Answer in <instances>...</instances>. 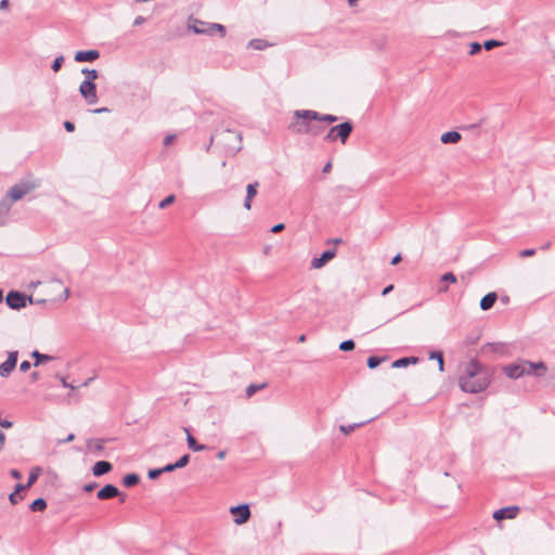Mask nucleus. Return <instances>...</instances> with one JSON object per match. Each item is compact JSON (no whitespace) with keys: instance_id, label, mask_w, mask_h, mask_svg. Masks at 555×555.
<instances>
[{"instance_id":"6e6552de","label":"nucleus","mask_w":555,"mask_h":555,"mask_svg":"<svg viewBox=\"0 0 555 555\" xmlns=\"http://www.w3.org/2000/svg\"><path fill=\"white\" fill-rule=\"evenodd\" d=\"M79 93L89 105L95 104L99 100L96 94V86L92 81L83 80L79 86Z\"/></svg>"},{"instance_id":"393cba45","label":"nucleus","mask_w":555,"mask_h":555,"mask_svg":"<svg viewBox=\"0 0 555 555\" xmlns=\"http://www.w3.org/2000/svg\"><path fill=\"white\" fill-rule=\"evenodd\" d=\"M42 473V468L39 467V466H35L30 469V473H29V476H28V480L27 482L25 483V487H31L39 478V476L41 475Z\"/></svg>"},{"instance_id":"f704fd0d","label":"nucleus","mask_w":555,"mask_h":555,"mask_svg":"<svg viewBox=\"0 0 555 555\" xmlns=\"http://www.w3.org/2000/svg\"><path fill=\"white\" fill-rule=\"evenodd\" d=\"M383 361H384V358H378V357H374V356H372V357H370V358L367 359V366H369L370 369H375V367H377V366H378Z\"/></svg>"},{"instance_id":"864d4df0","label":"nucleus","mask_w":555,"mask_h":555,"mask_svg":"<svg viewBox=\"0 0 555 555\" xmlns=\"http://www.w3.org/2000/svg\"><path fill=\"white\" fill-rule=\"evenodd\" d=\"M64 128L66 129V131L73 132L75 130V125L72 121H65Z\"/></svg>"},{"instance_id":"e433bc0d","label":"nucleus","mask_w":555,"mask_h":555,"mask_svg":"<svg viewBox=\"0 0 555 555\" xmlns=\"http://www.w3.org/2000/svg\"><path fill=\"white\" fill-rule=\"evenodd\" d=\"M63 63H64V56L60 55V56L55 57L51 65L52 70L55 73L59 72L61 69Z\"/></svg>"},{"instance_id":"8fccbe9b","label":"nucleus","mask_w":555,"mask_h":555,"mask_svg":"<svg viewBox=\"0 0 555 555\" xmlns=\"http://www.w3.org/2000/svg\"><path fill=\"white\" fill-rule=\"evenodd\" d=\"M31 364L30 362L28 361H23L21 364H20V370L22 372H27L29 369H30Z\"/></svg>"},{"instance_id":"39448f33","label":"nucleus","mask_w":555,"mask_h":555,"mask_svg":"<svg viewBox=\"0 0 555 555\" xmlns=\"http://www.w3.org/2000/svg\"><path fill=\"white\" fill-rule=\"evenodd\" d=\"M38 188V183L35 181H22L13 185L3 197L4 201H9V205L12 207L14 202L22 199L26 194Z\"/></svg>"},{"instance_id":"37998d69","label":"nucleus","mask_w":555,"mask_h":555,"mask_svg":"<svg viewBox=\"0 0 555 555\" xmlns=\"http://www.w3.org/2000/svg\"><path fill=\"white\" fill-rule=\"evenodd\" d=\"M481 48H482V46H481L480 43H478V42H473V43L470 44L469 54H470V55H475V54H477L478 52H480Z\"/></svg>"},{"instance_id":"f8f14e48","label":"nucleus","mask_w":555,"mask_h":555,"mask_svg":"<svg viewBox=\"0 0 555 555\" xmlns=\"http://www.w3.org/2000/svg\"><path fill=\"white\" fill-rule=\"evenodd\" d=\"M99 500H109L116 496H121L120 501L124 502L126 499L125 494H121L117 487L114 485L104 486L96 494Z\"/></svg>"},{"instance_id":"ddd939ff","label":"nucleus","mask_w":555,"mask_h":555,"mask_svg":"<svg viewBox=\"0 0 555 555\" xmlns=\"http://www.w3.org/2000/svg\"><path fill=\"white\" fill-rule=\"evenodd\" d=\"M336 255V250L335 249H327L325 251L322 253V255L318 258H313L312 261H311V267L313 269H320L322 268L326 262H328L330 260H332Z\"/></svg>"},{"instance_id":"4c0bfd02","label":"nucleus","mask_w":555,"mask_h":555,"mask_svg":"<svg viewBox=\"0 0 555 555\" xmlns=\"http://www.w3.org/2000/svg\"><path fill=\"white\" fill-rule=\"evenodd\" d=\"M354 348V341L352 339L345 340L340 343L339 350L341 351H350Z\"/></svg>"},{"instance_id":"09e8293b","label":"nucleus","mask_w":555,"mask_h":555,"mask_svg":"<svg viewBox=\"0 0 555 555\" xmlns=\"http://www.w3.org/2000/svg\"><path fill=\"white\" fill-rule=\"evenodd\" d=\"M22 498H18L17 496V493L15 492H12L10 495H9V501L12 503V504H17L18 501L21 500Z\"/></svg>"},{"instance_id":"4be33fe9","label":"nucleus","mask_w":555,"mask_h":555,"mask_svg":"<svg viewBox=\"0 0 555 555\" xmlns=\"http://www.w3.org/2000/svg\"><path fill=\"white\" fill-rule=\"evenodd\" d=\"M461 139H462V135L460 132L448 131V132L442 133L440 141L443 144H452V143H457Z\"/></svg>"},{"instance_id":"bb28decb","label":"nucleus","mask_w":555,"mask_h":555,"mask_svg":"<svg viewBox=\"0 0 555 555\" xmlns=\"http://www.w3.org/2000/svg\"><path fill=\"white\" fill-rule=\"evenodd\" d=\"M47 507V502L44 499H36L31 504H30V508L31 511L34 512H42L43 509H46Z\"/></svg>"},{"instance_id":"cd10ccee","label":"nucleus","mask_w":555,"mask_h":555,"mask_svg":"<svg viewBox=\"0 0 555 555\" xmlns=\"http://www.w3.org/2000/svg\"><path fill=\"white\" fill-rule=\"evenodd\" d=\"M267 386L266 383L263 384H250L247 388H246V397L247 398H250L253 397L257 391L263 389L264 387Z\"/></svg>"},{"instance_id":"72a5a7b5","label":"nucleus","mask_w":555,"mask_h":555,"mask_svg":"<svg viewBox=\"0 0 555 555\" xmlns=\"http://www.w3.org/2000/svg\"><path fill=\"white\" fill-rule=\"evenodd\" d=\"M248 46L255 50H262L267 47L263 40L260 39H253L249 41Z\"/></svg>"},{"instance_id":"2eb2a0df","label":"nucleus","mask_w":555,"mask_h":555,"mask_svg":"<svg viewBox=\"0 0 555 555\" xmlns=\"http://www.w3.org/2000/svg\"><path fill=\"white\" fill-rule=\"evenodd\" d=\"M100 52L98 50H88V51H78L75 54V61L82 62H92L99 59Z\"/></svg>"},{"instance_id":"0eeeda50","label":"nucleus","mask_w":555,"mask_h":555,"mask_svg":"<svg viewBox=\"0 0 555 555\" xmlns=\"http://www.w3.org/2000/svg\"><path fill=\"white\" fill-rule=\"evenodd\" d=\"M189 28L198 35H212L215 31H220L221 36L225 35V28L221 24L206 23L199 20H192Z\"/></svg>"},{"instance_id":"603ef678","label":"nucleus","mask_w":555,"mask_h":555,"mask_svg":"<svg viewBox=\"0 0 555 555\" xmlns=\"http://www.w3.org/2000/svg\"><path fill=\"white\" fill-rule=\"evenodd\" d=\"M13 425L12 422L8 421V420H2L0 417V426L3 427V428H11Z\"/></svg>"},{"instance_id":"dca6fc26","label":"nucleus","mask_w":555,"mask_h":555,"mask_svg":"<svg viewBox=\"0 0 555 555\" xmlns=\"http://www.w3.org/2000/svg\"><path fill=\"white\" fill-rule=\"evenodd\" d=\"M258 186H259V183L254 182V183H249L246 188V197L244 201V207L248 210L251 208V202H253V198L257 194Z\"/></svg>"},{"instance_id":"4d7b16f0","label":"nucleus","mask_w":555,"mask_h":555,"mask_svg":"<svg viewBox=\"0 0 555 555\" xmlns=\"http://www.w3.org/2000/svg\"><path fill=\"white\" fill-rule=\"evenodd\" d=\"M4 442H5V434L3 431H0V452L4 448Z\"/></svg>"},{"instance_id":"f03ea898","label":"nucleus","mask_w":555,"mask_h":555,"mask_svg":"<svg viewBox=\"0 0 555 555\" xmlns=\"http://www.w3.org/2000/svg\"><path fill=\"white\" fill-rule=\"evenodd\" d=\"M546 371L547 366L543 361L531 362L528 360H519L503 367L504 374L512 379H518L525 375L541 377L545 375Z\"/></svg>"},{"instance_id":"ea45409f","label":"nucleus","mask_w":555,"mask_h":555,"mask_svg":"<svg viewBox=\"0 0 555 555\" xmlns=\"http://www.w3.org/2000/svg\"><path fill=\"white\" fill-rule=\"evenodd\" d=\"M190 461V455L189 454H184L183 456H181L175 464L176 468H182L184 466L188 465Z\"/></svg>"},{"instance_id":"79ce46f5","label":"nucleus","mask_w":555,"mask_h":555,"mask_svg":"<svg viewBox=\"0 0 555 555\" xmlns=\"http://www.w3.org/2000/svg\"><path fill=\"white\" fill-rule=\"evenodd\" d=\"M442 282L456 283V276L452 272H447L441 276Z\"/></svg>"},{"instance_id":"a211bd4d","label":"nucleus","mask_w":555,"mask_h":555,"mask_svg":"<svg viewBox=\"0 0 555 555\" xmlns=\"http://www.w3.org/2000/svg\"><path fill=\"white\" fill-rule=\"evenodd\" d=\"M498 299V295L494 292L488 293L486 296H483L480 300V308L483 311H487L493 307Z\"/></svg>"},{"instance_id":"13d9d810","label":"nucleus","mask_w":555,"mask_h":555,"mask_svg":"<svg viewBox=\"0 0 555 555\" xmlns=\"http://www.w3.org/2000/svg\"><path fill=\"white\" fill-rule=\"evenodd\" d=\"M75 439V435L74 434H69L65 439L63 440H60L59 443H67V442H70Z\"/></svg>"},{"instance_id":"f3484780","label":"nucleus","mask_w":555,"mask_h":555,"mask_svg":"<svg viewBox=\"0 0 555 555\" xmlns=\"http://www.w3.org/2000/svg\"><path fill=\"white\" fill-rule=\"evenodd\" d=\"M113 466L107 461H99L92 467V473L94 476L99 477L105 475L112 470Z\"/></svg>"},{"instance_id":"2f4dec72","label":"nucleus","mask_w":555,"mask_h":555,"mask_svg":"<svg viewBox=\"0 0 555 555\" xmlns=\"http://www.w3.org/2000/svg\"><path fill=\"white\" fill-rule=\"evenodd\" d=\"M430 359H436V362H438L439 371H444V361H443V354L441 351H434L430 353Z\"/></svg>"},{"instance_id":"4468645a","label":"nucleus","mask_w":555,"mask_h":555,"mask_svg":"<svg viewBox=\"0 0 555 555\" xmlns=\"http://www.w3.org/2000/svg\"><path fill=\"white\" fill-rule=\"evenodd\" d=\"M518 513V507L511 506V507H504L495 511L493 513V518L495 520H502V519H513L516 517Z\"/></svg>"},{"instance_id":"7ed1b4c3","label":"nucleus","mask_w":555,"mask_h":555,"mask_svg":"<svg viewBox=\"0 0 555 555\" xmlns=\"http://www.w3.org/2000/svg\"><path fill=\"white\" fill-rule=\"evenodd\" d=\"M314 120H317L315 111L298 109L294 112L288 129L296 134H309Z\"/></svg>"},{"instance_id":"3c124183","label":"nucleus","mask_w":555,"mask_h":555,"mask_svg":"<svg viewBox=\"0 0 555 555\" xmlns=\"http://www.w3.org/2000/svg\"><path fill=\"white\" fill-rule=\"evenodd\" d=\"M160 469H162V474H163V473H170L177 468H176L175 464H167L166 466H164Z\"/></svg>"},{"instance_id":"a19ab883","label":"nucleus","mask_w":555,"mask_h":555,"mask_svg":"<svg viewBox=\"0 0 555 555\" xmlns=\"http://www.w3.org/2000/svg\"><path fill=\"white\" fill-rule=\"evenodd\" d=\"M311 129H312V130H311V131H309V135L317 137V135H319L320 133H322V132H323L324 127H323V126L315 125V124H312Z\"/></svg>"},{"instance_id":"a878e982","label":"nucleus","mask_w":555,"mask_h":555,"mask_svg":"<svg viewBox=\"0 0 555 555\" xmlns=\"http://www.w3.org/2000/svg\"><path fill=\"white\" fill-rule=\"evenodd\" d=\"M140 481V477L137 474H128L124 477L122 483L125 487H133Z\"/></svg>"},{"instance_id":"5701e85b","label":"nucleus","mask_w":555,"mask_h":555,"mask_svg":"<svg viewBox=\"0 0 555 555\" xmlns=\"http://www.w3.org/2000/svg\"><path fill=\"white\" fill-rule=\"evenodd\" d=\"M105 440L103 439H90L87 443L88 449L95 453L100 454L104 449Z\"/></svg>"},{"instance_id":"338daca9","label":"nucleus","mask_w":555,"mask_h":555,"mask_svg":"<svg viewBox=\"0 0 555 555\" xmlns=\"http://www.w3.org/2000/svg\"><path fill=\"white\" fill-rule=\"evenodd\" d=\"M9 0H1L0 1V9H8L9 8Z\"/></svg>"},{"instance_id":"aec40b11","label":"nucleus","mask_w":555,"mask_h":555,"mask_svg":"<svg viewBox=\"0 0 555 555\" xmlns=\"http://www.w3.org/2000/svg\"><path fill=\"white\" fill-rule=\"evenodd\" d=\"M10 210H11V206L9 205V201H4L2 198L0 201V227H3L7 224Z\"/></svg>"},{"instance_id":"f257e3e1","label":"nucleus","mask_w":555,"mask_h":555,"mask_svg":"<svg viewBox=\"0 0 555 555\" xmlns=\"http://www.w3.org/2000/svg\"><path fill=\"white\" fill-rule=\"evenodd\" d=\"M490 383L488 373L475 360L469 361L460 377V387L465 392L477 393L485 390Z\"/></svg>"},{"instance_id":"6ab92c4d","label":"nucleus","mask_w":555,"mask_h":555,"mask_svg":"<svg viewBox=\"0 0 555 555\" xmlns=\"http://www.w3.org/2000/svg\"><path fill=\"white\" fill-rule=\"evenodd\" d=\"M388 40L385 35H378L371 39V47L375 51H384L387 47Z\"/></svg>"},{"instance_id":"9b49d317","label":"nucleus","mask_w":555,"mask_h":555,"mask_svg":"<svg viewBox=\"0 0 555 555\" xmlns=\"http://www.w3.org/2000/svg\"><path fill=\"white\" fill-rule=\"evenodd\" d=\"M26 299L27 298L23 294L15 291H11L7 295V305L11 309L18 310L26 306Z\"/></svg>"},{"instance_id":"c756f323","label":"nucleus","mask_w":555,"mask_h":555,"mask_svg":"<svg viewBox=\"0 0 555 555\" xmlns=\"http://www.w3.org/2000/svg\"><path fill=\"white\" fill-rule=\"evenodd\" d=\"M317 120L332 124L338 120V117L332 114H320L317 112Z\"/></svg>"},{"instance_id":"473e14b6","label":"nucleus","mask_w":555,"mask_h":555,"mask_svg":"<svg viewBox=\"0 0 555 555\" xmlns=\"http://www.w3.org/2000/svg\"><path fill=\"white\" fill-rule=\"evenodd\" d=\"M81 73L86 76L85 80L94 82L99 77V73L95 69L82 68Z\"/></svg>"},{"instance_id":"e2e57ef3","label":"nucleus","mask_w":555,"mask_h":555,"mask_svg":"<svg viewBox=\"0 0 555 555\" xmlns=\"http://www.w3.org/2000/svg\"><path fill=\"white\" fill-rule=\"evenodd\" d=\"M27 488H28V487H25V485H23V483H17V485L15 486V490H14V492H15V493H18L20 491H23V490H25V489H27Z\"/></svg>"},{"instance_id":"0e129e2a","label":"nucleus","mask_w":555,"mask_h":555,"mask_svg":"<svg viewBox=\"0 0 555 555\" xmlns=\"http://www.w3.org/2000/svg\"><path fill=\"white\" fill-rule=\"evenodd\" d=\"M401 261V255L398 254L391 259V264L395 266Z\"/></svg>"},{"instance_id":"c03bdc74","label":"nucleus","mask_w":555,"mask_h":555,"mask_svg":"<svg viewBox=\"0 0 555 555\" xmlns=\"http://www.w3.org/2000/svg\"><path fill=\"white\" fill-rule=\"evenodd\" d=\"M160 475H162V469H160V468H156V469H151V470H149V478H150V479H156V478H158Z\"/></svg>"},{"instance_id":"680f3d73","label":"nucleus","mask_w":555,"mask_h":555,"mask_svg":"<svg viewBox=\"0 0 555 555\" xmlns=\"http://www.w3.org/2000/svg\"><path fill=\"white\" fill-rule=\"evenodd\" d=\"M331 169H332V163H331V162H327V163L324 165V167H323L322 171H323L324 173H328V172L331 171Z\"/></svg>"},{"instance_id":"9d476101","label":"nucleus","mask_w":555,"mask_h":555,"mask_svg":"<svg viewBox=\"0 0 555 555\" xmlns=\"http://www.w3.org/2000/svg\"><path fill=\"white\" fill-rule=\"evenodd\" d=\"M17 351H11L8 354V359L0 364V376L8 377L16 366Z\"/></svg>"},{"instance_id":"bf43d9fd","label":"nucleus","mask_w":555,"mask_h":555,"mask_svg":"<svg viewBox=\"0 0 555 555\" xmlns=\"http://www.w3.org/2000/svg\"><path fill=\"white\" fill-rule=\"evenodd\" d=\"M392 289H393V285H392V284H389L388 286H386V287L383 289L382 295H383V296H386V295H388Z\"/></svg>"},{"instance_id":"58836bf2","label":"nucleus","mask_w":555,"mask_h":555,"mask_svg":"<svg viewBox=\"0 0 555 555\" xmlns=\"http://www.w3.org/2000/svg\"><path fill=\"white\" fill-rule=\"evenodd\" d=\"M176 199V196L173 194L171 195H168L167 197H165L159 204H158V207L160 209H164L166 208L167 206H169L170 204H172Z\"/></svg>"},{"instance_id":"b1692460","label":"nucleus","mask_w":555,"mask_h":555,"mask_svg":"<svg viewBox=\"0 0 555 555\" xmlns=\"http://www.w3.org/2000/svg\"><path fill=\"white\" fill-rule=\"evenodd\" d=\"M418 358L411 357V358H401L392 362L391 366L395 369L405 367L411 363H417Z\"/></svg>"},{"instance_id":"5fc2aeb1","label":"nucleus","mask_w":555,"mask_h":555,"mask_svg":"<svg viewBox=\"0 0 555 555\" xmlns=\"http://www.w3.org/2000/svg\"><path fill=\"white\" fill-rule=\"evenodd\" d=\"M10 475H11V477H12V478H14V479H21V478H22V474H21V472H20V470H17V469H11V470H10Z\"/></svg>"},{"instance_id":"69168bd1","label":"nucleus","mask_w":555,"mask_h":555,"mask_svg":"<svg viewBox=\"0 0 555 555\" xmlns=\"http://www.w3.org/2000/svg\"><path fill=\"white\" fill-rule=\"evenodd\" d=\"M29 377H30L31 382H37L39 379L40 375L38 372H33Z\"/></svg>"},{"instance_id":"1a4fd4ad","label":"nucleus","mask_w":555,"mask_h":555,"mask_svg":"<svg viewBox=\"0 0 555 555\" xmlns=\"http://www.w3.org/2000/svg\"><path fill=\"white\" fill-rule=\"evenodd\" d=\"M230 513L234 516V522L236 525H243L250 518V509L248 504H242L232 506Z\"/></svg>"},{"instance_id":"052dcab7","label":"nucleus","mask_w":555,"mask_h":555,"mask_svg":"<svg viewBox=\"0 0 555 555\" xmlns=\"http://www.w3.org/2000/svg\"><path fill=\"white\" fill-rule=\"evenodd\" d=\"M109 109L107 107H101V108H95L92 111V113L94 114H102V113H108Z\"/></svg>"},{"instance_id":"423d86ee","label":"nucleus","mask_w":555,"mask_h":555,"mask_svg":"<svg viewBox=\"0 0 555 555\" xmlns=\"http://www.w3.org/2000/svg\"><path fill=\"white\" fill-rule=\"evenodd\" d=\"M353 126L350 121H345L337 126L332 127L324 137V141L332 143L339 140L343 144L346 143L352 132Z\"/></svg>"},{"instance_id":"774afa93","label":"nucleus","mask_w":555,"mask_h":555,"mask_svg":"<svg viewBox=\"0 0 555 555\" xmlns=\"http://www.w3.org/2000/svg\"><path fill=\"white\" fill-rule=\"evenodd\" d=\"M227 452L224 450H221L217 453L218 460H223L225 457Z\"/></svg>"},{"instance_id":"de8ad7c7","label":"nucleus","mask_w":555,"mask_h":555,"mask_svg":"<svg viewBox=\"0 0 555 555\" xmlns=\"http://www.w3.org/2000/svg\"><path fill=\"white\" fill-rule=\"evenodd\" d=\"M284 228H285L284 223H278L271 228V232L279 233V232L283 231Z\"/></svg>"},{"instance_id":"6e6d98bb","label":"nucleus","mask_w":555,"mask_h":555,"mask_svg":"<svg viewBox=\"0 0 555 555\" xmlns=\"http://www.w3.org/2000/svg\"><path fill=\"white\" fill-rule=\"evenodd\" d=\"M95 487H96V483H87V485H85L83 490L86 492H91L95 489Z\"/></svg>"},{"instance_id":"c9c22d12","label":"nucleus","mask_w":555,"mask_h":555,"mask_svg":"<svg viewBox=\"0 0 555 555\" xmlns=\"http://www.w3.org/2000/svg\"><path fill=\"white\" fill-rule=\"evenodd\" d=\"M501 46H503V42L499 41V40H494V39L487 40L483 43V48L488 51L492 50L493 48L501 47Z\"/></svg>"},{"instance_id":"a18cd8bd","label":"nucleus","mask_w":555,"mask_h":555,"mask_svg":"<svg viewBox=\"0 0 555 555\" xmlns=\"http://www.w3.org/2000/svg\"><path fill=\"white\" fill-rule=\"evenodd\" d=\"M535 254V249L533 248H529V249H524L520 251V257L525 258V257H530V256H533Z\"/></svg>"},{"instance_id":"412c9836","label":"nucleus","mask_w":555,"mask_h":555,"mask_svg":"<svg viewBox=\"0 0 555 555\" xmlns=\"http://www.w3.org/2000/svg\"><path fill=\"white\" fill-rule=\"evenodd\" d=\"M184 431L186 433V442H188V447L194 451V452H198V451H203L206 449V446L205 444H201L196 441V439L191 435L190 430L188 428H184Z\"/></svg>"},{"instance_id":"7c9ffc66","label":"nucleus","mask_w":555,"mask_h":555,"mask_svg":"<svg viewBox=\"0 0 555 555\" xmlns=\"http://www.w3.org/2000/svg\"><path fill=\"white\" fill-rule=\"evenodd\" d=\"M366 422H361V423H354V424H350V425H340L339 426V429L343 434L345 435H349L351 434L356 428L364 425Z\"/></svg>"},{"instance_id":"c85d7f7f","label":"nucleus","mask_w":555,"mask_h":555,"mask_svg":"<svg viewBox=\"0 0 555 555\" xmlns=\"http://www.w3.org/2000/svg\"><path fill=\"white\" fill-rule=\"evenodd\" d=\"M31 357L35 358V363L34 365L37 366L39 365L40 363L42 362H46V361H49L51 360L52 358L48 354H42L40 353L39 351L35 350L33 353H31Z\"/></svg>"},{"instance_id":"49530a36","label":"nucleus","mask_w":555,"mask_h":555,"mask_svg":"<svg viewBox=\"0 0 555 555\" xmlns=\"http://www.w3.org/2000/svg\"><path fill=\"white\" fill-rule=\"evenodd\" d=\"M176 140V135L175 134H168L164 138V145L168 146L170 144H172Z\"/></svg>"},{"instance_id":"20e7f679","label":"nucleus","mask_w":555,"mask_h":555,"mask_svg":"<svg viewBox=\"0 0 555 555\" xmlns=\"http://www.w3.org/2000/svg\"><path fill=\"white\" fill-rule=\"evenodd\" d=\"M216 138L223 143L224 151L229 154H236L242 149V137L238 132L225 129L216 135ZM215 140V137H211V141Z\"/></svg>"}]
</instances>
